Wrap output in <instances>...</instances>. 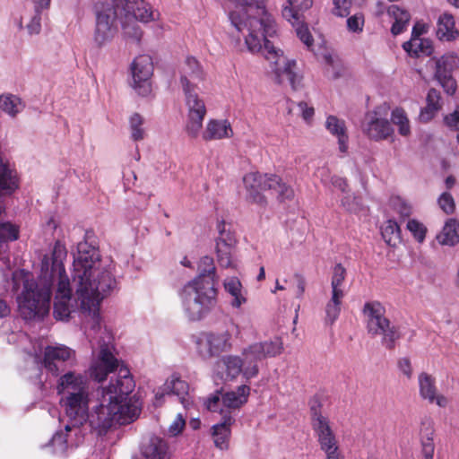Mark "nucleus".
Instances as JSON below:
<instances>
[{"instance_id":"f257e3e1","label":"nucleus","mask_w":459,"mask_h":459,"mask_svg":"<svg viewBox=\"0 0 459 459\" xmlns=\"http://www.w3.org/2000/svg\"><path fill=\"white\" fill-rule=\"evenodd\" d=\"M100 254L86 241L78 243L74 260L73 286L80 308L99 321L100 301L116 287V280L108 270H100Z\"/></svg>"},{"instance_id":"f03ea898","label":"nucleus","mask_w":459,"mask_h":459,"mask_svg":"<svg viewBox=\"0 0 459 459\" xmlns=\"http://www.w3.org/2000/svg\"><path fill=\"white\" fill-rule=\"evenodd\" d=\"M135 383L126 367L118 369L117 377H111L108 385L97 390L99 404L91 416V423L100 431L134 421L141 412L138 400L130 397Z\"/></svg>"},{"instance_id":"7ed1b4c3","label":"nucleus","mask_w":459,"mask_h":459,"mask_svg":"<svg viewBox=\"0 0 459 459\" xmlns=\"http://www.w3.org/2000/svg\"><path fill=\"white\" fill-rule=\"evenodd\" d=\"M236 9L230 13L231 24L238 32L247 29L245 38L247 49L256 53L262 49V40L273 38L277 31L273 17L266 9V0H232Z\"/></svg>"},{"instance_id":"20e7f679","label":"nucleus","mask_w":459,"mask_h":459,"mask_svg":"<svg viewBox=\"0 0 459 459\" xmlns=\"http://www.w3.org/2000/svg\"><path fill=\"white\" fill-rule=\"evenodd\" d=\"M67 252L64 244L56 241L54 245L51 255H45L41 260L42 277L51 280V287L56 282L57 290L54 302V316L56 319H67L71 313L69 302L72 290L71 283L63 264Z\"/></svg>"},{"instance_id":"39448f33","label":"nucleus","mask_w":459,"mask_h":459,"mask_svg":"<svg viewBox=\"0 0 459 459\" xmlns=\"http://www.w3.org/2000/svg\"><path fill=\"white\" fill-rule=\"evenodd\" d=\"M18 276L22 277V290L17 297L20 316L25 321L42 320L50 309L51 280L44 279L40 270V287L30 274L23 272L14 273L13 279L15 285Z\"/></svg>"},{"instance_id":"423d86ee","label":"nucleus","mask_w":459,"mask_h":459,"mask_svg":"<svg viewBox=\"0 0 459 459\" xmlns=\"http://www.w3.org/2000/svg\"><path fill=\"white\" fill-rule=\"evenodd\" d=\"M180 298L189 320L197 321L205 316L216 303L217 290L212 281L198 283L190 281L181 290Z\"/></svg>"},{"instance_id":"0eeeda50","label":"nucleus","mask_w":459,"mask_h":459,"mask_svg":"<svg viewBox=\"0 0 459 459\" xmlns=\"http://www.w3.org/2000/svg\"><path fill=\"white\" fill-rule=\"evenodd\" d=\"M385 313V307L377 300L366 302L362 308L368 333L372 336H380L382 345L393 350L401 333L399 327L390 321Z\"/></svg>"},{"instance_id":"6e6552de","label":"nucleus","mask_w":459,"mask_h":459,"mask_svg":"<svg viewBox=\"0 0 459 459\" xmlns=\"http://www.w3.org/2000/svg\"><path fill=\"white\" fill-rule=\"evenodd\" d=\"M261 51L273 65V78L276 83L284 86L290 85L293 91H298L302 87V75L296 72L297 62L285 57L283 51L275 47L269 38L262 40Z\"/></svg>"},{"instance_id":"1a4fd4ad","label":"nucleus","mask_w":459,"mask_h":459,"mask_svg":"<svg viewBox=\"0 0 459 459\" xmlns=\"http://www.w3.org/2000/svg\"><path fill=\"white\" fill-rule=\"evenodd\" d=\"M117 4L125 37L139 41L142 30L137 22H149L154 20V13L143 0H111Z\"/></svg>"},{"instance_id":"9d476101","label":"nucleus","mask_w":459,"mask_h":459,"mask_svg":"<svg viewBox=\"0 0 459 459\" xmlns=\"http://www.w3.org/2000/svg\"><path fill=\"white\" fill-rule=\"evenodd\" d=\"M282 342L280 339L255 342L241 352L244 366V378L249 380L259 373L258 363L266 358L275 357L281 353Z\"/></svg>"},{"instance_id":"9b49d317","label":"nucleus","mask_w":459,"mask_h":459,"mask_svg":"<svg viewBox=\"0 0 459 459\" xmlns=\"http://www.w3.org/2000/svg\"><path fill=\"white\" fill-rule=\"evenodd\" d=\"M96 18L93 34L94 42L102 47L109 42L117 32L115 21L118 19L117 4L111 0L99 1L94 4Z\"/></svg>"},{"instance_id":"f8f14e48","label":"nucleus","mask_w":459,"mask_h":459,"mask_svg":"<svg viewBox=\"0 0 459 459\" xmlns=\"http://www.w3.org/2000/svg\"><path fill=\"white\" fill-rule=\"evenodd\" d=\"M388 108L378 106L365 114L361 129L370 140L379 142L388 139L394 134V128L389 122Z\"/></svg>"},{"instance_id":"ddd939ff","label":"nucleus","mask_w":459,"mask_h":459,"mask_svg":"<svg viewBox=\"0 0 459 459\" xmlns=\"http://www.w3.org/2000/svg\"><path fill=\"white\" fill-rule=\"evenodd\" d=\"M183 92L187 108L186 132L188 136L195 138L203 127L206 107L204 100L197 94L196 89L183 91Z\"/></svg>"},{"instance_id":"4468645a","label":"nucleus","mask_w":459,"mask_h":459,"mask_svg":"<svg viewBox=\"0 0 459 459\" xmlns=\"http://www.w3.org/2000/svg\"><path fill=\"white\" fill-rule=\"evenodd\" d=\"M317 444L325 459H344L340 442L327 418L317 414Z\"/></svg>"},{"instance_id":"2eb2a0df","label":"nucleus","mask_w":459,"mask_h":459,"mask_svg":"<svg viewBox=\"0 0 459 459\" xmlns=\"http://www.w3.org/2000/svg\"><path fill=\"white\" fill-rule=\"evenodd\" d=\"M195 344L197 351L203 359H211L231 349L230 334L228 332L204 333L196 339Z\"/></svg>"},{"instance_id":"dca6fc26","label":"nucleus","mask_w":459,"mask_h":459,"mask_svg":"<svg viewBox=\"0 0 459 459\" xmlns=\"http://www.w3.org/2000/svg\"><path fill=\"white\" fill-rule=\"evenodd\" d=\"M459 67V57L454 53H447L436 59L434 79L448 95L456 91V82L453 72Z\"/></svg>"},{"instance_id":"f3484780","label":"nucleus","mask_w":459,"mask_h":459,"mask_svg":"<svg viewBox=\"0 0 459 459\" xmlns=\"http://www.w3.org/2000/svg\"><path fill=\"white\" fill-rule=\"evenodd\" d=\"M133 75V88L141 96H147L151 92L150 78L153 73L152 59L148 55H140L131 65Z\"/></svg>"},{"instance_id":"a211bd4d","label":"nucleus","mask_w":459,"mask_h":459,"mask_svg":"<svg viewBox=\"0 0 459 459\" xmlns=\"http://www.w3.org/2000/svg\"><path fill=\"white\" fill-rule=\"evenodd\" d=\"M61 404L66 416L72 420L73 427L82 425L89 417V393L72 394L62 397Z\"/></svg>"},{"instance_id":"6ab92c4d","label":"nucleus","mask_w":459,"mask_h":459,"mask_svg":"<svg viewBox=\"0 0 459 459\" xmlns=\"http://www.w3.org/2000/svg\"><path fill=\"white\" fill-rule=\"evenodd\" d=\"M269 178L267 174L248 172L243 177L246 190V199L260 206H265L267 202L264 191L269 190Z\"/></svg>"},{"instance_id":"aec40b11","label":"nucleus","mask_w":459,"mask_h":459,"mask_svg":"<svg viewBox=\"0 0 459 459\" xmlns=\"http://www.w3.org/2000/svg\"><path fill=\"white\" fill-rule=\"evenodd\" d=\"M189 386L188 384L180 379L178 377L173 375L168 379L163 386H160L156 392L154 396V406H161L164 401L165 395L174 394L178 397L179 402L182 403L184 408L188 409L192 404V400L188 394Z\"/></svg>"},{"instance_id":"412c9836","label":"nucleus","mask_w":459,"mask_h":459,"mask_svg":"<svg viewBox=\"0 0 459 459\" xmlns=\"http://www.w3.org/2000/svg\"><path fill=\"white\" fill-rule=\"evenodd\" d=\"M119 366L118 359L111 352L108 343H103L90 368V376L97 382L104 381L109 373L114 372Z\"/></svg>"},{"instance_id":"4be33fe9","label":"nucleus","mask_w":459,"mask_h":459,"mask_svg":"<svg viewBox=\"0 0 459 459\" xmlns=\"http://www.w3.org/2000/svg\"><path fill=\"white\" fill-rule=\"evenodd\" d=\"M74 355V351L66 346H47L44 350L43 366L52 375L58 376L64 370L63 363Z\"/></svg>"},{"instance_id":"5701e85b","label":"nucleus","mask_w":459,"mask_h":459,"mask_svg":"<svg viewBox=\"0 0 459 459\" xmlns=\"http://www.w3.org/2000/svg\"><path fill=\"white\" fill-rule=\"evenodd\" d=\"M57 393L63 397L72 394L89 393L88 381L85 376L74 371L62 375L57 381Z\"/></svg>"},{"instance_id":"b1692460","label":"nucleus","mask_w":459,"mask_h":459,"mask_svg":"<svg viewBox=\"0 0 459 459\" xmlns=\"http://www.w3.org/2000/svg\"><path fill=\"white\" fill-rule=\"evenodd\" d=\"M205 74L202 65L193 56L186 58L180 70V83L183 91L194 90L204 80Z\"/></svg>"},{"instance_id":"393cba45","label":"nucleus","mask_w":459,"mask_h":459,"mask_svg":"<svg viewBox=\"0 0 459 459\" xmlns=\"http://www.w3.org/2000/svg\"><path fill=\"white\" fill-rule=\"evenodd\" d=\"M320 57L323 72L327 78L338 79L345 74L346 67L333 48L327 47L321 48Z\"/></svg>"},{"instance_id":"a878e982","label":"nucleus","mask_w":459,"mask_h":459,"mask_svg":"<svg viewBox=\"0 0 459 459\" xmlns=\"http://www.w3.org/2000/svg\"><path fill=\"white\" fill-rule=\"evenodd\" d=\"M420 395L430 403H436L439 407H446L447 399L444 395L437 394L435 378L426 372H421L418 377Z\"/></svg>"},{"instance_id":"bb28decb","label":"nucleus","mask_w":459,"mask_h":459,"mask_svg":"<svg viewBox=\"0 0 459 459\" xmlns=\"http://www.w3.org/2000/svg\"><path fill=\"white\" fill-rule=\"evenodd\" d=\"M287 1L289 5L284 6L282 16L295 27L297 36L310 49L313 47V37L307 26L300 21L299 13L292 8L294 0Z\"/></svg>"},{"instance_id":"cd10ccee","label":"nucleus","mask_w":459,"mask_h":459,"mask_svg":"<svg viewBox=\"0 0 459 459\" xmlns=\"http://www.w3.org/2000/svg\"><path fill=\"white\" fill-rule=\"evenodd\" d=\"M141 451L145 459H170L168 443L156 436L143 443Z\"/></svg>"},{"instance_id":"c85d7f7f","label":"nucleus","mask_w":459,"mask_h":459,"mask_svg":"<svg viewBox=\"0 0 459 459\" xmlns=\"http://www.w3.org/2000/svg\"><path fill=\"white\" fill-rule=\"evenodd\" d=\"M325 128L337 138L339 151L342 153L347 152L349 136L344 120L335 116H328L325 121Z\"/></svg>"},{"instance_id":"c756f323","label":"nucleus","mask_w":459,"mask_h":459,"mask_svg":"<svg viewBox=\"0 0 459 459\" xmlns=\"http://www.w3.org/2000/svg\"><path fill=\"white\" fill-rule=\"evenodd\" d=\"M235 422V420L230 412L222 415V420L212 427V436L214 445L223 450L228 447V441L230 436V427Z\"/></svg>"},{"instance_id":"7c9ffc66","label":"nucleus","mask_w":459,"mask_h":459,"mask_svg":"<svg viewBox=\"0 0 459 459\" xmlns=\"http://www.w3.org/2000/svg\"><path fill=\"white\" fill-rule=\"evenodd\" d=\"M232 134L233 130L229 121L212 119L207 123L203 138L205 141L220 140L231 137Z\"/></svg>"},{"instance_id":"2f4dec72","label":"nucleus","mask_w":459,"mask_h":459,"mask_svg":"<svg viewBox=\"0 0 459 459\" xmlns=\"http://www.w3.org/2000/svg\"><path fill=\"white\" fill-rule=\"evenodd\" d=\"M437 36L441 40L451 41L459 36L455 18L451 13H442L437 22Z\"/></svg>"},{"instance_id":"473e14b6","label":"nucleus","mask_w":459,"mask_h":459,"mask_svg":"<svg viewBox=\"0 0 459 459\" xmlns=\"http://www.w3.org/2000/svg\"><path fill=\"white\" fill-rule=\"evenodd\" d=\"M217 365H222L226 375V380L236 379L239 375L244 377V366L240 356H222L218 360Z\"/></svg>"},{"instance_id":"72a5a7b5","label":"nucleus","mask_w":459,"mask_h":459,"mask_svg":"<svg viewBox=\"0 0 459 459\" xmlns=\"http://www.w3.org/2000/svg\"><path fill=\"white\" fill-rule=\"evenodd\" d=\"M192 281H196L198 283L212 281V287L218 282V277L216 275V268L214 265L213 258L205 255L200 259L198 264V275Z\"/></svg>"},{"instance_id":"f704fd0d","label":"nucleus","mask_w":459,"mask_h":459,"mask_svg":"<svg viewBox=\"0 0 459 459\" xmlns=\"http://www.w3.org/2000/svg\"><path fill=\"white\" fill-rule=\"evenodd\" d=\"M403 49L411 56H430L433 52L432 42L425 38H411L403 44Z\"/></svg>"},{"instance_id":"c9c22d12","label":"nucleus","mask_w":459,"mask_h":459,"mask_svg":"<svg viewBox=\"0 0 459 459\" xmlns=\"http://www.w3.org/2000/svg\"><path fill=\"white\" fill-rule=\"evenodd\" d=\"M439 244L454 247L459 243V222L455 219H448L442 231L437 236Z\"/></svg>"},{"instance_id":"e433bc0d","label":"nucleus","mask_w":459,"mask_h":459,"mask_svg":"<svg viewBox=\"0 0 459 459\" xmlns=\"http://www.w3.org/2000/svg\"><path fill=\"white\" fill-rule=\"evenodd\" d=\"M250 387L239 385L236 391L227 392L222 395V403L228 409H238L247 401Z\"/></svg>"},{"instance_id":"4c0bfd02","label":"nucleus","mask_w":459,"mask_h":459,"mask_svg":"<svg viewBox=\"0 0 459 459\" xmlns=\"http://www.w3.org/2000/svg\"><path fill=\"white\" fill-rule=\"evenodd\" d=\"M225 290L233 298L231 305L234 307H240L247 302L246 291L238 277H229L223 282Z\"/></svg>"},{"instance_id":"58836bf2","label":"nucleus","mask_w":459,"mask_h":459,"mask_svg":"<svg viewBox=\"0 0 459 459\" xmlns=\"http://www.w3.org/2000/svg\"><path fill=\"white\" fill-rule=\"evenodd\" d=\"M440 92L431 88L427 95V106L421 109L420 118L423 122H428L434 117L437 112L441 108Z\"/></svg>"},{"instance_id":"ea45409f","label":"nucleus","mask_w":459,"mask_h":459,"mask_svg":"<svg viewBox=\"0 0 459 459\" xmlns=\"http://www.w3.org/2000/svg\"><path fill=\"white\" fill-rule=\"evenodd\" d=\"M388 13L394 18V22L391 28L392 34L396 36L403 32L411 20L410 13L397 5H392L388 10Z\"/></svg>"},{"instance_id":"a19ab883","label":"nucleus","mask_w":459,"mask_h":459,"mask_svg":"<svg viewBox=\"0 0 459 459\" xmlns=\"http://www.w3.org/2000/svg\"><path fill=\"white\" fill-rule=\"evenodd\" d=\"M269 190L276 194L279 202L290 200L294 196L293 189L281 181V178L276 175H270Z\"/></svg>"},{"instance_id":"79ce46f5","label":"nucleus","mask_w":459,"mask_h":459,"mask_svg":"<svg viewBox=\"0 0 459 459\" xmlns=\"http://www.w3.org/2000/svg\"><path fill=\"white\" fill-rule=\"evenodd\" d=\"M19 238V229L11 222L0 221V254L7 248L10 241H14Z\"/></svg>"},{"instance_id":"37998d69","label":"nucleus","mask_w":459,"mask_h":459,"mask_svg":"<svg viewBox=\"0 0 459 459\" xmlns=\"http://www.w3.org/2000/svg\"><path fill=\"white\" fill-rule=\"evenodd\" d=\"M381 235L389 246H395L401 241L400 227L394 220H388L381 228Z\"/></svg>"},{"instance_id":"c03bdc74","label":"nucleus","mask_w":459,"mask_h":459,"mask_svg":"<svg viewBox=\"0 0 459 459\" xmlns=\"http://www.w3.org/2000/svg\"><path fill=\"white\" fill-rule=\"evenodd\" d=\"M24 108L22 100L14 95L0 96V108L11 117H15Z\"/></svg>"},{"instance_id":"a18cd8bd","label":"nucleus","mask_w":459,"mask_h":459,"mask_svg":"<svg viewBox=\"0 0 459 459\" xmlns=\"http://www.w3.org/2000/svg\"><path fill=\"white\" fill-rule=\"evenodd\" d=\"M346 278V269L341 264H336L333 268L331 277V289L332 293L339 295H345L344 293V280Z\"/></svg>"},{"instance_id":"49530a36","label":"nucleus","mask_w":459,"mask_h":459,"mask_svg":"<svg viewBox=\"0 0 459 459\" xmlns=\"http://www.w3.org/2000/svg\"><path fill=\"white\" fill-rule=\"evenodd\" d=\"M343 295L332 293V297L325 307L326 324L332 325L338 318L341 312L342 299H343Z\"/></svg>"},{"instance_id":"de8ad7c7","label":"nucleus","mask_w":459,"mask_h":459,"mask_svg":"<svg viewBox=\"0 0 459 459\" xmlns=\"http://www.w3.org/2000/svg\"><path fill=\"white\" fill-rule=\"evenodd\" d=\"M144 118L138 113L133 114L129 118V128L131 138L137 142L144 138L145 130L143 127Z\"/></svg>"},{"instance_id":"09e8293b","label":"nucleus","mask_w":459,"mask_h":459,"mask_svg":"<svg viewBox=\"0 0 459 459\" xmlns=\"http://www.w3.org/2000/svg\"><path fill=\"white\" fill-rule=\"evenodd\" d=\"M391 120L398 126V131L401 135L407 136L411 134L410 122L403 109H394L392 111Z\"/></svg>"},{"instance_id":"8fccbe9b","label":"nucleus","mask_w":459,"mask_h":459,"mask_svg":"<svg viewBox=\"0 0 459 459\" xmlns=\"http://www.w3.org/2000/svg\"><path fill=\"white\" fill-rule=\"evenodd\" d=\"M234 249L225 245L216 244L217 260L221 267L230 268L234 266L232 258Z\"/></svg>"},{"instance_id":"3c124183","label":"nucleus","mask_w":459,"mask_h":459,"mask_svg":"<svg viewBox=\"0 0 459 459\" xmlns=\"http://www.w3.org/2000/svg\"><path fill=\"white\" fill-rule=\"evenodd\" d=\"M433 434L434 431L431 428H426L421 432L422 453L425 459H433L435 451Z\"/></svg>"},{"instance_id":"603ef678","label":"nucleus","mask_w":459,"mask_h":459,"mask_svg":"<svg viewBox=\"0 0 459 459\" xmlns=\"http://www.w3.org/2000/svg\"><path fill=\"white\" fill-rule=\"evenodd\" d=\"M220 236L217 238L216 244L225 245L229 247L235 248L236 238L233 233L225 230L224 222L221 221L218 224Z\"/></svg>"},{"instance_id":"864d4df0","label":"nucleus","mask_w":459,"mask_h":459,"mask_svg":"<svg viewBox=\"0 0 459 459\" xmlns=\"http://www.w3.org/2000/svg\"><path fill=\"white\" fill-rule=\"evenodd\" d=\"M391 204L394 211L403 218H408L411 213V206L399 196L391 199Z\"/></svg>"},{"instance_id":"5fc2aeb1","label":"nucleus","mask_w":459,"mask_h":459,"mask_svg":"<svg viewBox=\"0 0 459 459\" xmlns=\"http://www.w3.org/2000/svg\"><path fill=\"white\" fill-rule=\"evenodd\" d=\"M407 230L412 234L418 242H423L426 237V228L416 220H409L407 222Z\"/></svg>"},{"instance_id":"6e6d98bb","label":"nucleus","mask_w":459,"mask_h":459,"mask_svg":"<svg viewBox=\"0 0 459 459\" xmlns=\"http://www.w3.org/2000/svg\"><path fill=\"white\" fill-rule=\"evenodd\" d=\"M333 13L339 17H347L351 13V0H333Z\"/></svg>"},{"instance_id":"4d7b16f0","label":"nucleus","mask_w":459,"mask_h":459,"mask_svg":"<svg viewBox=\"0 0 459 459\" xmlns=\"http://www.w3.org/2000/svg\"><path fill=\"white\" fill-rule=\"evenodd\" d=\"M347 28L350 31L359 33L363 30L364 27V15L361 13H357L350 16L347 21Z\"/></svg>"},{"instance_id":"13d9d810","label":"nucleus","mask_w":459,"mask_h":459,"mask_svg":"<svg viewBox=\"0 0 459 459\" xmlns=\"http://www.w3.org/2000/svg\"><path fill=\"white\" fill-rule=\"evenodd\" d=\"M439 207L446 213L451 214L455 209V200L451 194L445 192L437 200Z\"/></svg>"},{"instance_id":"bf43d9fd","label":"nucleus","mask_w":459,"mask_h":459,"mask_svg":"<svg viewBox=\"0 0 459 459\" xmlns=\"http://www.w3.org/2000/svg\"><path fill=\"white\" fill-rule=\"evenodd\" d=\"M342 206L349 212H357L361 209L360 198L346 195L342 198Z\"/></svg>"},{"instance_id":"052dcab7","label":"nucleus","mask_w":459,"mask_h":459,"mask_svg":"<svg viewBox=\"0 0 459 459\" xmlns=\"http://www.w3.org/2000/svg\"><path fill=\"white\" fill-rule=\"evenodd\" d=\"M66 442V434L63 432H56L50 441L51 446L55 448V450L60 452L65 451L67 447Z\"/></svg>"},{"instance_id":"680f3d73","label":"nucleus","mask_w":459,"mask_h":459,"mask_svg":"<svg viewBox=\"0 0 459 459\" xmlns=\"http://www.w3.org/2000/svg\"><path fill=\"white\" fill-rule=\"evenodd\" d=\"M27 30L30 34H39L41 30V12L35 11V14L27 24Z\"/></svg>"},{"instance_id":"e2e57ef3","label":"nucleus","mask_w":459,"mask_h":459,"mask_svg":"<svg viewBox=\"0 0 459 459\" xmlns=\"http://www.w3.org/2000/svg\"><path fill=\"white\" fill-rule=\"evenodd\" d=\"M186 425V420L182 414L178 413L174 421L169 427V433L171 436H177L183 430Z\"/></svg>"},{"instance_id":"0e129e2a","label":"nucleus","mask_w":459,"mask_h":459,"mask_svg":"<svg viewBox=\"0 0 459 459\" xmlns=\"http://www.w3.org/2000/svg\"><path fill=\"white\" fill-rule=\"evenodd\" d=\"M397 366L399 370L408 378H411L412 377V368L411 363L409 358L404 357L401 358L398 362Z\"/></svg>"},{"instance_id":"69168bd1","label":"nucleus","mask_w":459,"mask_h":459,"mask_svg":"<svg viewBox=\"0 0 459 459\" xmlns=\"http://www.w3.org/2000/svg\"><path fill=\"white\" fill-rule=\"evenodd\" d=\"M298 106L303 119L307 123H311L315 113L314 108L307 107V103L303 101L299 102Z\"/></svg>"},{"instance_id":"338daca9","label":"nucleus","mask_w":459,"mask_h":459,"mask_svg":"<svg viewBox=\"0 0 459 459\" xmlns=\"http://www.w3.org/2000/svg\"><path fill=\"white\" fill-rule=\"evenodd\" d=\"M445 123L447 126L451 128H458L459 127V106L455 109V111L444 118Z\"/></svg>"},{"instance_id":"774afa93","label":"nucleus","mask_w":459,"mask_h":459,"mask_svg":"<svg viewBox=\"0 0 459 459\" xmlns=\"http://www.w3.org/2000/svg\"><path fill=\"white\" fill-rule=\"evenodd\" d=\"M333 185L339 188L342 192L345 193L346 192V189H347V182L344 178H339V177H334L333 178Z\"/></svg>"}]
</instances>
